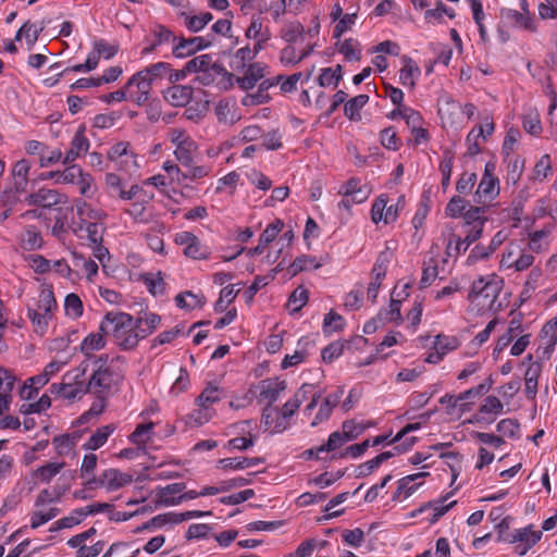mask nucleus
<instances>
[{
	"label": "nucleus",
	"instance_id": "f257e3e1",
	"mask_svg": "<svg viewBox=\"0 0 557 557\" xmlns=\"http://www.w3.org/2000/svg\"><path fill=\"white\" fill-rule=\"evenodd\" d=\"M100 331L111 335L122 349H133L139 343V319L126 312H108L100 322Z\"/></svg>",
	"mask_w": 557,
	"mask_h": 557
},
{
	"label": "nucleus",
	"instance_id": "f03ea898",
	"mask_svg": "<svg viewBox=\"0 0 557 557\" xmlns=\"http://www.w3.org/2000/svg\"><path fill=\"white\" fill-rule=\"evenodd\" d=\"M502 286L503 280L496 275L476 280L470 294L471 309L479 314L497 310L500 306L498 296Z\"/></svg>",
	"mask_w": 557,
	"mask_h": 557
},
{
	"label": "nucleus",
	"instance_id": "7ed1b4c3",
	"mask_svg": "<svg viewBox=\"0 0 557 557\" xmlns=\"http://www.w3.org/2000/svg\"><path fill=\"white\" fill-rule=\"evenodd\" d=\"M108 355L86 358L83 362H88L91 375L86 382L87 393L94 394L99 399H106L112 386L117 380V374L108 363Z\"/></svg>",
	"mask_w": 557,
	"mask_h": 557
},
{
	"label": "nucleus",
	"instance_id": "20e7f679",
	"mask_svg": "<svg viewBox=\"0 0 557 557\" xmlns=\"http://www.w3.org/2000/svg\"><path fill=\"white\" fill-rule=\"evenodd\" d=\"M88 370V362H82L76 369L66 372L61 383L51 384L49 392L57 397L67 400L82 398L87 393L84 375Z\"/></svg>",
	"mask_w": 557,
	"mask_h": 557
},
{
	"label": "nucleus",
	"instance_id": "39448f33",
	"mask_svg": "<svg viewBox=\"0 0 557 557\" xmlns=\"http://www.w3.org/2000/svg\"><path fill=\"white\" fill-rule=\"evenodd\" d=\"M309 394H312V385H302L294 395L292 399L285 403L282 411V417L277 422L272 421V416L278 414V409L268 407L263 412V421L268 430L273 433H278L287 428L288 419L296 412L300 404L307 398Z\"/></svg>",
	"mask_w": 557,
	"mask_h": 557
},
{
	"label": "nucleus",
	"instance_id": "423d86ee",
	"mask_svg": "<svg viewBox=\"0 0 557 557\" xmlns=\"http://www.w3.org/2000/svg\"><path fill=\"white\" fill-rule=\"evenodd\" d=\"M77 214L79 215L82 223L75 231L81 238H86L89 245L96 243H102L106 227L100 222L104 215L101 211L94 210L85 201L76 205Z\"/></svg>",
	"mask_w": 557,
	"mask_h": 557
},
{
	"label": "nucleus",
	"instance_id": "0eeeda50",
	"mask_svg": "<svg viewBox=\"0 0 557 557\" xmlns=\"http://www.w3.org/2000/svg\"><path fill=\"white\" fill-rule=\"evenodd\" d=\"M320 28V18L314 15L306 24L298 21L286 24L282 29V38L289 44H302L304 47L312 44L314 49L318 46Z\"/></svg>",
	"mask_w": 557,
	"mask_h": 557
},
{
	"label": "nucleus",
	"instance_id": "6e6552de",
	"mask_svg": "<svg viewBox=\"0 0 557 557\" xmlns=\"http://www.w3.org/2000/svg\"><path fill=\"white\" fill-rule=\"evenodd\" d=\"M484 393V385L470 388L459 395H445L441 398V404L445 407L447 414L458 419L462 414L473 410L479 398Z\"/></svg>",
	"mask_w": 557,
	"mask_h": 557
},
{
	"label": "nucleus",
	"instance_id": "1a4fd4ad",
	"mask_svg": "<svg viewBox=\"0 0 557 557\" xmlns=\"http://www.w3.org/2000/svg\"><path fill=\"white\" fill-rule=\"evenodd\" d=\"M500 18L506 25L530 33H535L539 24L530 11V5L527 0L519 1V10L504 8L500 10Z\"/></svg>",
	"mask_w": 557,
	"mask_h": 557
},
{
	"label": "nucleus",
	"instance_id": "9d476101",
	"mask_svg": "<svg viewBox=\"0 0 557 557\" xmlns=\"http://www.w3.org/2000/svg\"><path fill=\"white\" fill-rule=\"evenodd\" d=\"M533 262V255L527 252L521 243L510 242L502 253L499 269L522 272L529 269Z\"/></svg>",
	"mask_w": 557,
	"mask_h": 557
},
{
	"label": "nucleus",
	"instance_id": "9b49d317",
	"mask_svg": "<svg viewBox=\"0 0 557 557\" xmlns=\"http://www.w3.org/2000/svg\"><path fill=\"white\" fill-rule=\"evenodd\" d=\"M426 476H429V472L419 471L399 479L396 482L392 500L394 503H404L409 499L424 485Z\"/></svg>",
	"mask_w": 557,
	"mask_h": 557
},
{
	"label": "nucleus",
	"instance_id": "f8f14e48",
	"mask_svg": "<svg viewBox=\"0 0 557 557\" xmlns=\"http://www.w3.org/2000/svg\"><path fill=\"white\" fill-rule=\"evenodd\" d=\"M32 305L37 307V310H44V315L40 319L37 318L38 327L49 326L58 309L52 285H41L38 297L34 299Z\"/></svg>",
	"mask_w": 557,
	"mask_h": 557
},
{
	"label": "nucleus",
	"instance_id": "ddd939ff",
	"mask_svg": "<svg viewBox=\"0 0 557 557\" xmlns=\"http://www.w3.org/2000/svg\"><path fill=\"white\" fill-rule=\"evenodd\" d=\"M422 339L429 341L430 337ZM460 343L456 336L438 334L431 338L430 349L425 357V362L436 364L441 362L446 355L459 347Z\"/></svg>",
	"mask_w": 557,
	"mask_h": 557
},
{
	"label": "nucleus",
	"instance_id": "4468645a",
	"mask_svg": "<svg viewBox=\"0 0 557 557\" xmlns=\"http://www.w3.org/2000/svg\"><path fill=\"white\" fill-rule=\"evenodd\" d=\"M131 482L132 475L116 469H107L98 476L88 479L86 486L89 488L104 487L108 491H116Z\"/></svg>",
	"mask_w": 557,
	"mask_h": 557
},
{
	"label": "nucleus",
	"instance_id": "2eb2a0df",
	"mask_svg": "<svg viewBox=\"0 0 557 557\" xmlns=\"http://www.w3.org/2000/svg\"><path fill=\"white\" fill-rule=\"evenodd\" d=\"M504 405L496 396H487L480 404L476 413L465 420V423L487 425L493 423L503 412Z\"/></svg>",
	"mask_w": 557,
	"mask_h": 557
},
{
	"label": "nucleus",
	"instance_id": "dca6fc26",
	"mask_svg": "<svg viewBox=\"0 0 557 557\" xmlns=\"http://www.w3.org/2000/svg\"><path fill=\"white\" fill-rule=\"evenodd\" d=\"M185 485L182 483H172L165 486L153 488L149 498L156 506L172 507L182 503Z\"/></svg>",
	"mask_w": 557,
	"mask_h": 557
},
{
	"label": "nucleus",
	"instance_id": "f3484780",
	"mask_svg": "<svg viewBox=\"0 0 557 557\" xmlns=\"http://www.w3.org/2000/svg\"><path fill=\"white\" fill-rule=\"evenodd\" d=\"M496 162H486L484 174L476 189V195L482 201H491L499 194V181L495 175Z\"/></svg>",
	"mask_w": 557,
	"mask_h": 557
},
{
	"label": "nucleus",
	"instance_id": "a211bd4d",
	"mask_svg": "<svg viewBox=\"0 0 557 557\" xmlns=\"http://www.w3.org/2000/svg\"><path fill=\"white\" fill-rule=\"evenodd\" d=\"M422 70L419 64L409 55L404 54L399 59L397 72L398 83L408 90H413L420 79Z\"/></svg>",
	"mask_w": 557,
	"mask_h": 557
},
{
	"label": "nucleus",
	"instance_id": "6ab92c4d",
	"mask_svg": "<svg viewBox=\"0 0 557 557\" xmlns=\"http://www.w3.org/2000/svg\"><path fill=\"white\" fill-rule=\"evenodd\" d=\"M65 195L46 187H41L25 197L27 206L40 207L42 209H54L57 206L65 203Z\"/></svg>",
	"mask_w": 557,
	"mask_h": 557
},
{
	"label": "nucleus",
	"instance_id": "aec40b11",
	"mask_svg": "<svg viewBox=\"0 0 557 557\" xmlns=\"http://www.w3.org/2000/svg\"><path fill=\"white\" fill-rule=\"evenodd\" d=\"M170 140L174 145V153L182 163H189L197 150L196 143L182 129L170 132Z\"/></svg>",
	"mask_w": 557,
	"mask_h": 557
},
{
	"label": "nucleus",
	"instance_id": "412c9836",
	"mask_svg": "<svg viewBox=\"0 0 557 557\" xmlns=\"http://www.w3.org/2000/svg\"><path fill=\"white\" fill-rule=\"evenodd\" d=\"M90 148L86 136V126L79 125L70 143V148L62 160L63 164H74V161L85 156Z\"/></svg>",
	"mask_w": 557,
	"mask_h": 557
},
{
	"label": "nucleus",
	"instance_id": "4be33fe9",
	"mask_svg": "<svg viewBox=\"0 0 557 557\" xmlns=\"http://www.w3.org/2000/svg\"><path fill=\"white\" fill-rule=\"evenodd\" d=\"M398 218V206L389 203L388 199L382 195L375 199L371 208V220L373 223L391 224Z\"/></svg>",
	"mask_w": 557,
	"mask_h": 557
},
{
	"label": "nucleus",
	"instance_id": "5701e85b",
	"mask_svg": "<svg viewBox=\"0 0 557 557\" xmlns=\"http://www.w3.org/2000/svg\"><path fill=\"white\" fill-rule=\"evenodd\" d=\"M256 394L261 403L271 405L286 388V382L277 377L267 379L256 385Z\"/></svg>",
	"mask_w": 557,
	"mask_h": 557
},
{
	"label": "nucleus",
	"instance_id": "b1692460",
	"mask_svg": "<svg viewBox=\"0 0 557 557\" xmlns=\"http://www.w3.org/2000/svg\"><path fill=\"white\" fill-rule=\"evenodd\" d=\"M438 114L444 126L459 128L462 126V106L449 98H444L438 104Z\"/></svg>",
	"mask_w": 557,
	"mask_h": 557
},
{
	"label": "nucleus",
	"instance_id": "393cba45",
	"mask_svg": "<svg viewBox=\"0 0 557 557\" xmlns=\"http://www.w3.org/2000/svg\"><path fill=\"white\" fill-rule=\"evenodd\" d=\"M211 44L212 39L203 36L180 39L173 47V53L176 58L184 59L210 47Z\"/></svg>",
	"mask_w": 557,
	"mask_h": 557
},
{
	"label": "nucleus",
	"instance_id": "a878e982",
	"mask_svg": "<svg viewBox=\"0 0 557 557\" xmlns=\"http://www.w3.org/2000/svg\"><path fill=\"white\" fill-rule=\"evenodd\" d=\"M267 70L268 66L262 62L249 63L239 72L236 82L242 89H252L265 76Z\"/></svg>",
	"mask_w": 557,
	"mask_h": 557
},
{
	"label": "nucleus",
	"instance_id": "bb28decb",
	"mask_svg": "<svg viewBox=\"0 0 557 557\" xmlns=\"http://www.w3.org/2000/svg\"><path fill=\"white\" fill-rule=\"evenodd\" d=\"M398 248L397 239H388L385 242L384 249L377 256L372 269V275L376 278H385L387 269L394 258V253Z\"/></svg>",
	"mask_w": 557,
	"mask_h": 557
},
{
	"label": "nucleus",
	"instance_id": "cd10ccee",
	"mask_svg": "<svg viewBox=\"0 0 557 557\" xmlns=\"http://www.w3.org/2000/svg\"><path fill=\"white\" fill-rule=\"evenodd\" d=\"M246 38L249 40H253L257 51H261L264 49L265 44L271 38V33L268 26L263 25L262 21L259 17H253L249 27L245 33Z\"/></svg>",
	"mask_w": 557,
	"mask_h": 557
},
{
	"label": "nucleus",
	"instance_id": "c85d7f7f",
	"mask_svg": "<svg viewBox=\"0 0 557 557\" xmlns=\"http://www.w3.org/2000/svg\"><path fill=\"white\" fill-rule=\"evenodd\" d=\"M334 48L347 62H357L361 59L362 48L359 40L356 38L335 39Z\"/></svg>",
	"mask_w": 557,
	"mask_h": 557
},
{
	"label": "nucleus",
	"instance_id": "c756f323",
	"mask_svg": "<svg viewBox=\"0 0 557 557\" xmlns=\"http://www.w3.org/2000/svg\"><path fill=\"white\" fill-rule=\"evenodd\" d=\"M339 194L351 198L355 203H362L371 195V188L360 180L352 178L341 187Z\"/></svg>",
	"mask_w": 557,
	"mask_h": 557
},
{
	"label": "nucleus",
	"instance_id": "7c9ffc66",
	"mask_svg": "<svg viewBox=\"0 0 557 557\" xmlns=\"http://www.w3.org/2000/svg\"><path fill=\"white\" fill-rule=\"evenodd\" d=\"M310 346L311 342L308 338H300L294 352L284 357L281 363V368L286 370L288 368L297 367L304 363L309 356Z\"/></svg>",
	"mask_w": 557,
	"mask_h": 557
},
{
	"label": "nucleus",
	"instance_id": "2f4dec72",
	"mask_svg": "<svg viewBox=\"0 0 557 557\" xmlns=\"http://www.w3.org/2000/svg\"><path fill=\"white\" fill-rule=\"evenodd\" d=\"M260 458H247V457H232L220 459L216 463V468L225 471H239L248 468L256 467L260 463Z\"/></svg>",
	"mask_w": 557,
	"mask_h": 557
},
{
	"label": "nucleus",
	"instance_id": "473e14b6",
	"mask_svg": "<svg viewBox=\"0 0 557 557\" xmlns=\"http://www.w3.org/2000/svg\"><path fill=\"white\" fill-rule=\"evenodd\" d=\"M344 75L343 66L337 64L335 66L323 67L317 77V83L322 88H336Z\"/></svg>",
	"mask_w": 557,
	"mask_h": 557
},
{
	"label": "nucleus",
	"instance_id": "72a5a7b5",
	"mask_svg": "<svg viewBox=\"0 0 557 557\" xmlns=\"http://www.w3.org/2000/svg\"><path fill=\"white\" fill-rule=\"evenodd\" d=\"M30 169L32 164L26 159H21L12 165L11 177L12 183L16 185V189L26 190Z\"/></svg>",
	"mask_w": 557,
	"mask_h": 557
},
{
	"label": "nucleus",
	"instance_id": "f704fd0d",
	"mask_svg": "<svg viewBox=\"0 0 557 557\" xmlns=\"http://www.w3.org/2000/svg\"><path fill=\"white\" fill-rule=\"evenodd\" d=\"M191 94L189 86L174 85L164 91V99L174 107H183L189 102Z\"/></svg>",
	"mask_w": 557,
	"mask_h": 557
},
{
	"label": "nucleus",
	"instance_id": "c9c22d12",
	"mask_svg": "<svg viewBox=\"0 0 557 557\" xmlns=\"http://www.w3.org/2000/svg\"><path fill=\"white\" fill-rule=\"evenodd\" d=\"M114 424H107L98 428L90 436L89 438L83 444V448L85 450H97L100 447H102L109 436L113 434L115 431Z\"/></svg>",
	"mask_w": 557,
	"mask_h": 557
},
{
	"label": "nucleus",
	"instance_id": "e433bc0d",
	"mask_svg": "<svg viewBox=\"0 0 557 557\" xmlns=\"http://www.w3.org/2000/svg\"><path fill=\"white\" fill-rule=\"evenodd\" d=\"M224 397V392L218 385L209 383L196 398L195 404L198 407L212 408Z\"/></svg>",
	"mask_w": 557,
	"mask_h": 557
},
{
	"label": "nucleus",
	"instance_id": "4c0bfd02",
	"mask_svg": "<svg viewBox=\"0 0 557 557\" xmlns=\"http://www.w3.org/2000/svg\"><path fill=\"white\" fill-rule=\"evenodd\" d=\"M215 416L213 408L198 407L183 418L187 428H198L208 423Z\"/></svg>",
	"mask_w": 557,
	"mask_h": 557
},
{
	"label": "nucleus",
	"instance_id": "58836bf2",
	"mask_svg": "<svg viewBox=\"0 0 557 557\" xmlns=\"http://www.w3.org/2000/svg\"><path fill=\"white\" fill-rule=\"evenodd\" d=\"M313 51V45L296 48L292 45L285 47L281 52V62L284 65H295Z\"/></svg>",
	"mask_w": 557,
	"mask_h": 557
},
{
	"label": "nucleus",
	"instance_id": "ea45409f",
	"mask_svg": "<svg viewBox=\"0 0 557 557\" xmlns=\"http://www.w3.org/2000/svg\"><path fill=\"white\" fill-rule=\"evenodd\" d=\"M392 119H403L407 126L411 129L425 125V122L422 115L410 107H400L399 109H394L391 112Z\"/></svg>",
	"mask_w": 557,
	"mask_h": 557
},
{
	"label": "nucleus",
	"instance_id": "a19ab883",
	"mask_svg": "<svg viewBox=\"0 0 557 557\" xmlns=\"http://www.w3.org/2000/svg\"><path fill=\"white\" fill-rule=\"evenodd\" d=\"M45 23L41 22L40 25H36L30 23L29 21L25 22L21 28L17 30L14 40H21L22 37L25 38L28 49H32L36 41L38 40L40 34L45 29Z\"/></svg>",
	"mask_w": 557,
	"mask_h": 557
},
{
	"label": "nucleus",
	"instance_id": "79ce46f5",
	"mask_svg": "<svg viewBox=\"0 0 557 557\" xmlns=\"http://www.w3.org/2000/svg\"><path fill=\"white\" fill-rule=\"evenodd\" d=\"M44 245L41 233L34 225L25 227L21 234V247L27 251L40 249Z\"/></svg>",
	"mask_w": 557,
	"mask_h": 557
},
{
	"label": "nucleus",
	"instance_id": "37998d69",
	"mask_svg": "<svg viewBox=\"0 0 557 557\" xmlns=\"http://www.w3.org/2000/svg\"><path fill=\"white\" fill-rule=\"evenodd\" d=\"M259 52L260 51H257L255 47H243L232 55L230 65L234 71L240 72L248 66L249 63H252L251 61L259 54Z\"/></svg>",
	"mask_w": 557,
	"mask_h": 557
},
{
	"label": "nucleus",
	"instance_id": "c03bdc74",
	"mask_svg": "<svg viewBox=\"0 0 557 557\" xmlns=\"http://www.w3.org/2000/svg\"><path fill=\"white\" fill-rule=\"evenodd\" d=\"M106 333L94 332L88 334L81 343V351L87 357H94L91 355L92 351L100 350L106 346Z\"/></svg>",
	"mask_w": 557,
	"mask_h": 557
},
{
	"label": "nucleus",
	"instance_id": "a18cd8bd",
	"mask_svg": "<svg viewBox=\"0 0 557 557\" xmlns=\"http://www.w3.org/2000/svg\"><path fill=\"white\" fill-rule=\"evenodd\" d=\"M66 168L63 171H50L42 173L40 180H53L55 184H69L74 183V174H79V165L77 164H65Z\"/></svg>",
	"mask_w": 557,
	"mask_h": 557
},
{
	"label": "nucleus",
	"instance_id": "49530a36",
	"mask_svg": "<svg viewBox=\"0 0 557 557\" xmlns=\"http://www.w3.org/2000/svg\"><path fill=\"white\" fill-rule=\"evenodd\" d=\"M272 86L269 81H263L259 84L258 89L253 92H249L243 97L242 103L245 107H255L267 103L270 100L268 89Z\"/></svg>",
	"mask_w": 557,
	"mask_h": 557
},
{
	"label": "nucleus",
	"instance_id": "de8ad7c7",
	"mask_svg": "<svg viewBox=\"0 0 557 557\" xmlns=\"http://www.w3.org/2000/svg\"><path fill=\"white\" fill-rule=\"evenodd\" d=\"M348 441L338 432L335 431L330 434L326 443L320 445V450H324L326 455L330 454V460L339 458V453L343 450Z\"/></svg>",
	"mask_w": 557,
	"mask_h": 557
},
{
	"label": "nucleus",
	"instance_id": "09e8293b",
	"mask_svg": "<svg viewBox=\"0 0 557 557\" xmlns=\"http://www.w3.org/2000/svg\"><path fill=\"white\" fill-rule=\"evenodd\" d=\"M542 539V531L534 530L532 525L517 529L512 533L513 543H523L529 547H533Z\"/></svg>",
	"mask_w": 557,
	"mask_h": 557
},
{
	"label": "nucleus",
	"instance_id": "8fccbe9b",
	"mask_svg": "<svg viewBox=\"0 0 557 557\" xmlns=\"http://www.w3.org/2000/svg\"><path fill=\"white\" fill-rule=\"evenodd\" d=\"M72 261L73 265L82 270L87 280L92 282L94 276L97 275L99 269L97 262L76 251L72 252Z\"/></svg>",
	"mask_w": 557,
	"mask_h": 557
},
{
	"label": "nucleus",
	"instance_id": "3c124183",
	"mask_svg": "<svg viewBox=\"0 0 557 557\" xmlns=\"http://www.w3.org/2000/svg\"><path fill=\"white\" fill-rule=\"evenodd\" d=\"M323 261L313 256L302 255L297 257L289 267L292 275H296L302 271L317 270L321 268Z\"/></svg>",
	"mask_w": 557,
	"mask_h": 557
},
{
	"label": "nucleus",
	"instance_id": "603ef678",
	"mask_svg": "<svg viewBox=\"0 0 557 557\" xmlns=\"http://www.w3.org/2000/svg\"><path fill=\"white\" fill-rule=\"evenodd\" d=\"M175 304L180 309L191 311L201 308L205 304V298L199 294L184 292L175 297Z\"/></svg>",
	"mask_w": 557,
	"mask_h": 557
},
{
	"label": "nucleus",
	"instance_id": "864d4df0",
	"mask_svg": "<svg viewBox=\"0 0 557 557\" xmlns=\"http://www.w3.org/2000/svg\"><path fill=\"white\" fill-rule=\"evenodd\" d=\"M133 86H136L137 88H139V72H136L133 74V76L129 78V81L127 82L126 86L123 89L110 92L109 95H107L104 97V100L107 102L122 101V100H126L128 98L136 100L134 97V94L131 91V88Z\"/></svg>",
	"mask_w": 557,
	"mask_h": 557
},
{
	"label": "nucleus",
	"instance_id": "5fc2aeb1",
	"mask_svg": "<svg viewBox=\"0 0 557 557\" xmlns=\"http://www.w3.org/2000/svg\"><path fill=\"white\" fill-rule=\"evenodd\" d=\"M79 188V194L86 198H91L96 191L94 178L89 173L83 171L79 166V174H74V183Z\"/></svg>",
	"mask_w": 557,
	"mask_h": 557
},
{
	"label": "nucleus",
	"instance_id": "6e6d98bb",
	"mask_svg": "<svg viewBox=\"0 0 557 557\" xmlns=\"http://www.w3.org/2000/svg\"><path fill=\"white\" fill-rule=\"evenodd\" d=\"M369 102L368 95H358L345 103L344 112L349 120H359L361 109Z\"/></svg>",
	"mask_w": 557,
	"mask_h": 557
},
{
	"label": "nucleus",
	"instance_id": "4d7b16f0",
	"mask_svg": "<svg viewBox=\"0 0 557 557\" xmlns=\"http://www.w3.org/2000/svg\"><path fill=\"white\" fill-rule=\"evenodd\" d=\"M218 119L225 123H234L239 120L235 112V103L232 100H221L215 109Z\"/></svg>",
	"mask_w": 557,
	"mask_h": 557
},
{
	"label": "nucleus",
	"instance_id": "13d9d810",
	"mask_svg": "<svg viewBox=\"0 0 557 557\" xmlns=\"http://www.w3.org/2000/svg\"><path fill=\"white\" fill-rule=\"evenodd\" d=\"M144 283L147 287V290L153 296L159 297L162 296L165 292V283L161 276L160 272L157 273H148L144 277Z\"/></svg>",
	"mask_w": 557,
	"mask_h": 557
},
{
	"label": "nucleus",
	"instance_id": "bf43d9fd",
	"mask_svg": "<svg viewBox=\"0 0 557 557\" xmlns=\"http://www.w3.org/2000/svg\"><path fill=\"white\" fill-rule=\"evenodd\" d=\"M357 22L356 13H345L339 20H337L333 27V38H342L343 35L354 28Z\"/></svg>",
	"mask_w": 557,
	"mask_h": 557
},
{
	"label": "nucleus",
	"instance_id": "052dcab7",
	"mask_svg": "<svg viewBox=\"0 0 557 557\" xmlns=\"http://www.w3.org/2000/svg\"><path fill=\"white\" fill-rule=\"evenodd\" d=\"M371 423H364V422H355V421H345L338 430V432L348 441L351 442L355 438H357L359 435H361L369 426H371Z\"/></svg>",
	"mask_w": 557,
	"mask_h": 557
},
{
	"label": "nucleus",
	"instance_id": "680f3d73",
	"mask_svg": "<svg viewBox=\"0 0 557 557\" xmlns=\"http://www.w3.org/2000/svg\"><path fill=\"white\" fill-rule=\"evenodd\" d=\"M64 462H49L36 469L34 475L44 483H49L64 468Z\"/></svg>",
	"mask_w": 557,
	"mask_h": 557
},
{
	"label": "nucleus",
	"instance_id": "e2e57ef3",
	"mask_svg": "<svg viewBox=\"0 0 557 557\" xmlns=\"http://www.w3.org/2000/svg\"><path fill=\"white\" fill-rule=\"evenodd\" d=\"M521 333L520 324L512 321L508 326L506 333H504L497 341L494 348V355L502 352L509 344Z\"/></svg>",
	"mask_w": 557,
	"mask_h": 557
},
{
	"label": "nucleus",
	"instance_id": "0e129e2a",
	"mask_svg": "<svg viewBox=\"0 0 557 557\" xmlns=\"http://www.w3.org/2000/svg\"><path fill=\"white\" fill-rule=\"evenodd\" d=\"M25 191L16 189V185L12 183L0 193V205L3 208H14L21 200V194Z\"/></svg>",
	"mask_w": 557,
	"mask_h": 557
},
{
	"label": "nucleus",
	"instance_id": "69168bd1",
	"mask_svg": "<svg viewBox=\"0 0 557 557\" xmlns=\"http://www.w3.org/2000/svg\"><path fill=\"white\" fill-rule=\"evenodd\" d=\"M344 326L345 320L337 312L330 311L324 315L322 329L325 334L339 332L344 329Z\"/></svg>",
	"mask_w": 557,
	"mask_h": 557
},
{
	"label": "nucleus",
	"instance_id": "338daca9",
	"mask_svg": "<svg viewBox=\"0 0 557 557\" xmlns=\"http://www.w3.org/2000/svg\"><path fill=\"white\" fill-rule=\"evenodd\" d=\"M76 442L77 436L65 434L54 437L52 444L58 455L66 456L74 449Z\"/></svg>",
	"mask_w": 557,
	"mask_h": 557
},
{
	"label": "nucleus",
	"instance_id": "774afa93",
	"mask_svg": "<svg viewBox=\"0 0 557 557\" xmlns=\"http://www.w3.org/2000/svg\"><path fill=\"white\" fill-rule=\"evenodd\" d=\"M64 311L67 317L73 319L82 317L84 311L83 302L76 294L71 293L65 297Z\"/></svg>",
	"mask_w": 557,
	"mask_h": 557
}]
</instances>
